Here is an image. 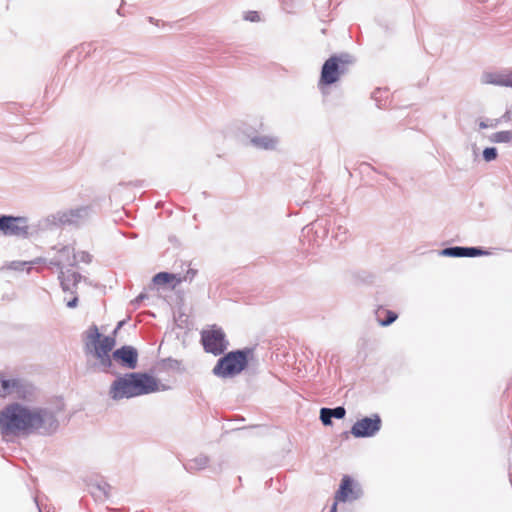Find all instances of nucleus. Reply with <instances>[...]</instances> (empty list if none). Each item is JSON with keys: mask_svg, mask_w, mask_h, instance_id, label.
I'll return each instance as SVG.
<instances>
[{"mask_svg": "<svg viewBox=\"0 0 512 512\" xmlns=\"http://www.w3.org/2000/svg\"><path fill=\"white\" fill-rule=\"evenodd\" d=\"M47 413L40 409H29L20 404H10L0 412V432L3 438L30 433L41 428Z\"/></svg>", "mask_w": 512, "mask_h": 512, "instance_id": "nucleus-1", "label": "nucleus"}, {"mask_svg": "<svg viewBox=\"0 0 512 512\" xmlns=\"http://www.w3.org/2000/svg\"><path fill=\"white\" fill-rule=\"evenodd\" d=\"M159 390L158 380L146 373H131L115 380L110 394L115 400L131 398Z\"/></svg>", "mask_w": 512, "mask_h": 512, "instance_id": "nucleus-2", "label": "nucleus"}, {"mask_svg": "<svg viewBox=\"0 0 512 512\" xmlns=\"http://www.w3.org/2000/svg\"><path fill=\"white\" fill-rule=\"evenodd\" d=\"M116 344L115 338L111 336H103L99 333L96 326L89 329L87 333V350L93 351L94 356L99 360L100 364L106 369L112 365L110 352Z\"/></svg>", "mask_w": 512, "mask_h": 512, "instance_id": "nucleus-3", "label": "nucleus"}, {"mask_svg": "<svg viewBox=\"0 0 512 512\" xmlns=\"http://www.w3.org/2000/svg\"><path fill=\"white\" fill-rule=\"evenodd\" d=\"M248 364L247 355L243 351H233L220 358L213 368L219 377H233L245 369Z\"/></svg>", "mask_w": 512, "mask_h": 512, "instance_id": "nucleus-4", "label": "nucleus"}, {"mask_svg": "<svg viewBox=\"0 0 512 512\" xmlns=\"http://www.w3.org/2000/svg\"><path fill=\"white\" fill-rule=\"evenodd\" d=\"M350 60L347 56H331L325 61L319 79V87L328 86L337 82L348 70Z\"/></svg>", "mask_w": 512, "mask_h": 512, "instance_id": "nucleus-5", "label": "nucleus"}, {"mask_svg": "<svg viewBox=\"0 0 512 512\" xmlns=\"http://www.w3.org/2000/svg\"><path fill=\"white\" fill-rule=\"evenodd\" d=\"M201 342L206 352L221 354L226 349L225 334L215 325L201 332Z\"/></svg>", "mask_w": 512, "mask_h": 512, "instance_id": "nucleus-6", "label": "nucleus"}, {"mask_svg": "<svg viewBox=\"0 0 512 512\" xmlns=\"http://www.w3.org/2000/svg\"><path fill=\"white\" fill-rule=\"evenodd\" d=\"M381 425L380 416L374 414L356 421L351 428V434L356 438L372 437L380 430Z\"/></svg>", "mask_w": 512, "mask_h": 512, "instance_id": "nucleus-7", "label": "nucleus"}, {"mask_svg": "<svg viewBox=\"0 0 512 512\" xmlns=\"http://www.w3.org/2000/svg\"><path fill=\"white\" fill-rule=\"evenodd\" d=\"M0 231L7 236H26L28 234L27 220L24 217H0Z\"/></svg>", "mask_w": 512, "mask_h": 512, "instance_id": "nucleus-8", "label": "nucleus"}, {"mask_svg": "<svg viewBox=\"0 0 512 512\" xmlns=\"http://www.w3.org/2000/svg\"><path fill=\"white\" fill-rule=\"evenodd\" d=\"M358 497L357 492L354 489L353 480L350 476L345 475L340 483L339 489L336 491L334 496V502H346L354 500Z\"/></svg>", "mask_w": 512, "mask_h": 512, "instance_id": "nucleus-9", "label": "nucleus"}, {"mask_svg": "<svg viewBox=\"0 0 512 512\" xmlns=\"http://www.w3.org/2000/svg\"><path fill=\"white\" fill-rule=\"evenodd\" d=\"M482 82L485 84L512 87V71L486 72L482 76Z\"/></svg>", "mask_w": 512, "mask_h": 512, "instance_id": "nucleus-10", "label": "nucleus"}, {"mask_svg": "<svg viewBox=\"0 0 512 512\" xmlns=\"http://www.w3.org/2000/svg\"><path fill=\"white\" fill-rule=\"evenodd\" d=\"M113 358L126 365L128 368H135L137 365V352L130 346H123L113 352Z\"/></svg>", "mask_w": 512, "mask_h": 512, "instance_id": "nucleus-11", "label": "nucleus"}, {"mask_svg": "<svg viewBox=\"0 0 512 512\" xmlns=\"http://www.w3.org/2000/svg\"><path fill=\"white\" fill-rule=\"evenodd\" d=\"M89 216V209L87 207H80L64 212L60 219L64 223L79 225L84 223Z\"/></svg>", "mask_w": 512, "mask_h": 512, "instance_id": "nucleus-12", "label": "nucleus"}, {"mask_svg": "<svg viewBox=\"0 0 512 512\" xmlns=\"http://www.w3.org/2000/svg\"><path fill=\"white\" fill-rule=\"evenodd\" d=\"M80 279L81 275L73 269L61 271L60 280L64 291L74 294Z\"/></svg>", "mask_w": 512, "mask_h": 512, "instance_id": "nucleus-13", "label": "nucleus"}, {"mask_svg": "<svg viewBox=\"0 0 512 512\" xmlns=\"http://www.w3.org/2000/svg\"><path fill=\"white\" fill-rule=\"evenodd\" d=\"M442 254L449 257H476L486 255L488 252L479 248L450 247L442 251Z\"/></svg>", "mask_w": 512, "mask_h": 512, "instance_id": "nucleus-14", "label": "nucleus"}, {"mask_svg": "<svg viewBox=\"0 0 512 512\" xmlns=\"http://www.w3.org/2000/svg\"><path fill=\"white\" fill-rule=\"evenodd\" d=\"M22 385L17 379H5L0 375V397H7L13 393L19 394Z\"/></svg>", "mask_w": 512, "mask_h": 512, "instance_id": "nucleus-15", "label": "nucleus"}, {"mask_svg": "<svg viewBox=\"0 0 512 512\" xmlns=\"http://www.w3.org/2000/svg\"><path fill=\"white\" fill-rule=\"evenodd\" d=\"M177 279V276L174 274L160 272L153 277V282L155 285H165L173 281H175V284H178Z\"/></svg>", "mask_w": 512, "mask_h": 512, "instance_id": "nucleus-16", "label": "nucleus"}, {"mask_svg": "<svg viewBox=\"0 0 512 512\" xmlns=\"http://www.w3.org/2000/svg\"><path fill=\"white\" fill-rule=\"evenodd\" d=\"M490 140L494 143H508L512 141V130L494 133Z\"/></svg>", "mask_w": 512, "mask_h": 512, "instance_id": "nucleus-17", "label": "nucleus"}, {"mask_svg": "<svg viewBox=\"0 0 512 512\" xmlns=\"http://www.w3.org/2000/svg\"><path fill=\"white\" fill-rule=\"evenodd\" d=\"M382 313L385 314V318H379V322L382 326H388L393 323L397 319V314L390 310H383Z\"/></svg>", "mask_w": 512, "mask_h": 512, "instance_id": "nucleus-18", "label": "nucleus"}, {"mask_svg": "<svg viewBox=\"0 0 512 512\" xmlns=\"http://www.w3.org/2000/svg\"><path fill=\"white\" fill-rule=\"evenodd\" d=\"M256 145L265 148V149H272L275 147V140L271 138H257L254 140Z\"/></svg>", "mask_w": 512, "mask_h": 512, "instance_id": "nucleus-19", "label": "nucleus"}, {"mask_svg": "<svg viewBox=\"0 0 512 512\" xmlns=\"http://www.w3.org/2000/svg\"><path fill=\"white\" fill-rule=\"evenodd\" d=\"M332 415L330 414L329 408H322L320 410V419L324 425L331 424Z\"/></svg>", "mask_w": 512, "mask_h": 512, "instance_id": "nucleus-20", "label": "nucleus"}, {"mask_svg": "<svg viewBox=\"0 0 512 512\" xmlns=\"http://www.w3.org/2000/svg\"><path fill=\"white\" fill-rule=\"evenodd\" d=\"M483 157L486 161H492L497 157V151L495 148H486L483 151Z\"/></svg>", "mask_w": 512, "mask_h": 512, "instance_id": "nucleus-21", "label": "nucleus"}, {"mask_svg": "<svg viewBox=\"0 0 512 512\" xmlns=\"http://www.w3.org/2000/svg\"><path fill=\"white\" fill-rule=\"evenodd\" d=\"M329 411H330V414L332 415V417H335V418H338V419H341L345 416L346 414V411L343 407H337V408H334V409H330L329 408Z\"/></svg>", "mask_w": 512, "mask_h": 512, "instance_id": "nucleus-22", "label": "nucleus"}, {"mask_svg": "<svg viewBox=\"0 0 512 512\" xmlns=\"http://www.w3.org/2000/svg\"><path fill=\"white\" fill-rule=\"evenodd\" d=\"M197 274V271L194 269L187 270L186 274L183 277H179L177 279V283H181L182 281L192 280Z\"/></svg>", "mask_w": 512, "mask_h": 512, "instance_id": "nucleus-23", "label": "nucleus"}, {"mask_svg": "<svg viewBox=\"0 0 512 512\" xmlns=\"http://www.w3.org/2000/svg\"><path fill=\"white\" fill-rule=\"evenodd\" d=\"M80 260L83 261V262H90L91 261V256L86 253V252H81L80 253Z\"/></svg>", "mask_w": 512, "mask_h": 512, "instance_id": "nucleus-24", "label": "nucleus"}, {"mask_svg": "<svg viewBox=\"0 0 512 512\" xmlns=\"http://www.w3.org/2000/svg\"><path fill=\"white\" fill-rule=\"evenodd\" d=\"M77 302H78V298L76 296H74L71 300L67 301V306L70 308H74V307H76Z\"/></svg>", "mask_w": 512, "mask_h": 512, "instance_id": "nucleus-25", "label": "nucleus"}, {"mask_svg": "<svg viewBox=\"0 0 512 512\" xmlns=\"http://www.w3.org/2000/svg\"><path fill=\"white\" fill-rule=\"evenodd\" d=\"M71 252V249L69 247H64L61 251H60V254L61 255H64V254H67L69 255Z\"/></svg>", "mask_w": 512, "mask_h": 512, "instance_id": "nucleus-26", "label": "nucleus"}, {"mask_svg": "<svg viewBox=\"0 0 512 512\" xmlns=\"http://www.w3.org/2000/svg\"><path fill=\"white\" fill-rule=\"evenodd\" d=\"M337 506L338 504L334 502L329 512H337Z\"/></svg>", "mask_w": 512, "mask_h": 512, "instance_id": "nucleus-27", "label": "nucleus"}, {"mask_svg": "<svg viewBox=\"0 0 512 512\" xmlns=\"http://www.w3.org/2000/svg\"><path fill=\"white\" fill-rule=\"evenodd\" d=\"M480 127H481V128H486V127H487V125H486L485 123H483V122H482V123H480Z\"/></svg>", "mask_w": 512, "mask_h": 512, "instance_id": "nucleus-28", "label": "nucleus"}]
</instances>
